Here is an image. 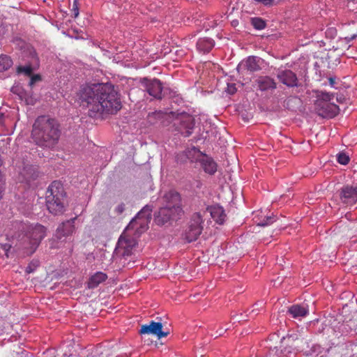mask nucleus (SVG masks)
<instances>
[{
    "label": "nucleus",
    "mask_w": 357,
    "mask_h": 357,
    "mask_svg": "<svg viewBox=\"0 0 357 357\" xmlns=\"http://www.w3.org/2000/svg\"><path fill=\"white\" fill-rule=\"evenodd\" d=\"M80 105L92 118L116 113L121 108L119 95L110 83H98L80 86L78 92Z\"/></svg>",
    "instance_id": "1"
},
{
    "label": "nucleus",
    "mask_w": 357,
    "mask_h": 357,
    "mask_svg": "<svg viewBox=\"0 0 357 357\" xmlns=\"http://www.w3.org/2000/svg\"><path fill=\"white\" fill-rule=\"evenodd\" d=\"M60 135L57 121L48 116H38L33 124L31 137L39 146L53 148L58 143Z\"/></svg>",
    "instance_id": "2"
},
{
    "label": "nucleus",
    "mask_w": 357,
    "mask_h": 357,
    "mask_svg": "<svg viewBox=\"0 0 357 357\" xmlns=\"http://www.w3.org/2000/svg\"><path fill=\"white\" fill-rule=\"evenodd\" d=\"M166 205L160 208L155 217L158 225H163L171 220H177L183 215L180 195L170 191L165 195Z\"/></svg>",
    "instance_id": "3"
},
{
    "label": "nucleus",
    "mask_w": 357,
    "mask_h": 357,
    "mask_svg": "<svg viewBox=\"0 0 357 357\" xmlns=\"http://www.w3.org/2000/svg\"><path fill=\"white\" fill-rule=\"evenodd\" d=\"M65 195L61 182L54 181L50 185L46 192V206L51 213L57 215L63 212Z\"/></svg>",
    "instance_id": "4"
},
{
    "label": "nucleus",
    "mask_w": 357,
    "mask_h": 357,
    "mask_svg": "<svg viewBox=\"0 0 357 357\" xmlns=\"http://www.w3.org/2000/svg\"><path fill=\"white\" fill-rule=\"evenodd\" d=\"M46 228L39 224L31 225L26 235L23 248L27 255H32L46 236Z\"/></svg>",
    "instance_id": "5"
},
{
    "label": "nucleus",
    "mask_w": 357,
    "mask_h": 357,
    "mask_svg": "<svg viewBox=\"0 0 357 357\" xmlns=\"http://www.w3.org/2000/svg\"><path fill=\"white\" fill-rule=\"evenodd\" d=\"M151 211L149 206H145L130 222L126 231L134 230L135 233L139 234L144 232L151 220Z\"/></svg>",
    "instance_id": "6"
},
{
    "label": "nucleus",
    "mask_w": 357,
    "mask_h": 357,
    "mask_svg": "<svg viewBox=\"0 0 357 357\" xmlns=\"http://www.w3.org/2000/svg\"><path fill=\"white\" fill-rule=\"evenodd\" d=\"M203 214L201 212H196L192 214L189 222L188 229L185 234V239L188 242L196 241L203 230Z\"/></svg>",
    "instance_id": "7"
},
{
    "label": "nucleus",
    "mask_w": 357,
    "mask_h": 357,
    "mask_svg": "<svg viewBox=\"0 0 357 357\" xmlns=\"http://www.w3.org/2000/svg\"><path fill=\"white\" fill-rule=\"evenodd\" d=\"M176 130L184 137H189L195 128V119L188 114H181L175 123Z\"/></svg>",
    "instance_id": "8"
},
{
    "label": "nucleus",
    "mask_w": 357,
    "mask_h": 357,
    "mask_svg": "<svg viewBox=\"0 0 357 357\" xmlns=\"http://www.w3.org/2000/svg\"><path fill=\"white\" fill-rule=\"evenodd\" d=\"M314 106L318 114L324 118H333L339 112L338 106L330 102L316 100Z\"/></svg>",
    "instance_id": "9"
},
{
    "label": "nucleus",
    "mask_w": 357,
    "mask_h": 357,
    "mask_svg": "<svg viewBox=\"0 0 357 357\" xmlns=\"http://www.w3.org/2000/svg\"><path fill=\"white\" fill-rule=\"evenodd\" d=\"M163 326L160 322H155L151 321L149 324H144L141 326L139 330L140 334H152L155 335L158 339L167 337L169 332V331H162Z\"/></svg>",
    "instance_id": "10"
},
{
    "label": "nucleus",
    "mask_w": 357,
    "mask_h": 357,
    "mask_svg": "<svg viewBox=\"0 0 357 357\" xmlns=\"http://www.w3.org/2000/svg\"><path fill=\"white\" fill-rule=\"evenodd\" d=\"M144 87L147 93L157 99L162 98V84L158 79H144Z\"/></svg>",
    "instance_id": "11"
},
{
    "label": "nucleus",
    "mask_w": 357,
    "mask_h": 357,
    "mask_svg": "<svg viewBox=\"0 0 357 357\" xmlns=\"http://www.w3.org/2000/svg\"><path fill=\"white\" fill-rule=\"evenodd\" d=\"M342 202L347 205H354L357 202V188L345 185L340 192Z\"/></svg>",
    "instance_id": "12"
},
{
    "label": "nucleus",
    "mask_w": 357,
    "mask_h": 357,
    "mask_svg": "<svg viewBox=\"0 0 357 357\" xmlns=\"http://www.w3.org/2000/svg\"><path fill=\"white\" fill-rule=\"evenodd\" d=\"M76 218H71L62 222L56 230L55 236L57 239L61 240L63 237L71 235L75 231V220Z\"/></svg>",
    "instance_id": "13"
},
{
    "label": "nucleus",
    "mask_w": 357,
    "mask_h": 357,
    "mask_svg": "<svg viewBox=\"0 0 357 357\" xmlns=\"http://www.w3.org/2000/svg\"><path fill=\"white\" fill-rule=\"evenodd\" d=\"M126 232H128V231H125L119 238L118 243H117V247L119 249H123V255H128L130 251L136 245L137 242L136 240L130 236V235L127 234Z\"/></svg>",
    "instance_id": "14"
},
{
    "label": "nucleus",
    "mask_w": 357,
    "mask_h": 357,
    "mask_svg": "<svg viewBox=\"0 0 357 357\" xmlns=\"http://www.w3.org/2000/svg\"><path fill=\"white\" fill-rule=\"evenodd\" d=\"M277 77L280 82L288 87H294L298 86L297 76L290 70L279 71Z\"/></svg>",
    "instance_id": "15"
},
{
    "label": "nucleus",
    "mask_w": 357,
    "mask_h": 357,
    "mask_svg": "<svg viewBox=\"0 0 357 357\" xmlns=\"http://www.w3.org/2000/svg\"><path fill=\"white\" fill-rule=\"evenodd\" d=\"M198 162L204 171L211 175L214 174L217 171V164L213 159L205 154H203Z\"/></svg>",
    "instance_id": "16"
},
{
    "label": "nucleus",
    "mask_w": 357,
    "mask_h": 357,
    "mask_svg": "<svg viewBox=\"0 0 357 357\" xmlns=\"http://www.w3.org/2000/svg\"><path fill=\"white\" fill-rule=\"evenodd\" d=\"M206 211L210 213L211 218L216 223L219 225L224 223L226 218V214L222 206L219 205L208 206L206 208Z\"/></svg>",
    "instance_id": "17"
},
{
    "label": "nucleus",
    "mask_w": 357,
    "mask_h": 357,
    "mask_svg": "<svg viewBox=\"0 0 357 357\" xmlns=\"http://www.w3.org/2000/svg\"><path fill=\"white\" fill-rule=\"evenodd\" d=\"M107 279V275L103 272H96L95 274L91 275L87 282V287L89 289H95L100 284L105 282Z\"/></svg>",
    "instance_id": "18"
},
{
    "label": "nucleus",
    "mask_w": 357,
    "mask_h": 357,
    "mask_svg": "<svg viewBox=\"0 0 357 357\" xmlns=\"http://www.w3.org/2000/svg\"><path fill=\"white\" fill-rule=\"evenodd\" d=\"M257 82L261 91H267L276 88V83L274 79L268 76L259 77Z\"/></svg>",
    "instance_id": "19"
},
{
    "label": "nucleus",
    "mask_w": 357,
    "mask_h": 357,
    "mask_svg": "<svg viewBox=\"0 0 357 357\" xmlns=\"http://www.w3.org/2000/svg\"><path fill=\"white\" fill-rule=\"evenodd\" d=\"M214 46V41L209 38H199L197 43V50L204 53L208 52Z\"/></svg>",
    "instance_id": "20"
},
{
    "label": "nucleus",
    "mask_w": 357,
    "mask_h": 357,
    "mask_svg": "<svg viewBox=\"0 0 357 357\" xmlns=\"http://www.w3.org/2000/svg\"><path fill=\"white\" fill-rule=\"evenodd\" d=\"M288 312L292 317L298 319L305 317L308 313V310L303 306L294 305L289 308Z\"/></svg>",
    "instance_id": "21"
},
{
    "label": "nucleus",
    "mask_w": 357,
    "mask_h": 357,
    "mask_svg": "<svg viewBox=\"0 0 357 357\" xmlns=\"http://www.w3.org/2000/svg\"><path fill=\"white\" fill-rule=\"evenodd\" d=\"M259 59L255 56H249L243 63L244 67L250 72L257 71L260 69Z\"/></svg>",
    "instance_id": "22"
},
{
    "label": "nucleus",
    "mask_w": 357,
    "mask_h": 357,
    "mask_svg": "<svg viewBox=\"0 0 357 357\" xmlns=\"http://www.w3.org/2000/svg\"><path fill=\"white\" fill-rule=\"evenodd\" d=\"M13 65L12 59L7 55L0 56V72L9 69Z\"/></svg>",
    "instance_id": "23"
},
{
    "label": "nucleus",
    "mask_w": 357,
    "mask_h": 357,
    "mask_svg": "<svg viewBox=\"0 0 357 357\" xmlns=\"http://www.w3.org/2000/svg\"><path fill=\"white\" fill-rule=\"evenodd\" d=\"M251 24L255 29L262 30L266 27V22L260 17H253L251 19Z\"/></svg>",
    "instance_id": "24"
},
{
    "label": "nucleus",
    "mask_w": 357,
    "mask_h": 357,
    "mask_svg": "<svg viewBox=\"0 0 357 357\" xmlns=\"http://www.w3.org/2000/svg\"><path fill=\"white\" fill-rule=\"evenodd\" d=\"M317 100L330 102L334 98V95L328 92L319 91L317 94Z\"/></svg>",
    "instance_id": "25"
},
{
    "label": "nucleus",
    "mask_w": 357,
    "mask_h": 357,
    "mask_svg": "<svg viewBox=\"0 0 357 357\" xmlns=\"http://www.w3.org/2000/svg\"><path fill=\"white\" fill-rule=\"evenodd\" d=\"M350 159L347 154L344 152H340L337 154V161L343 165H346L349 163Z\"/></svg>",
    "instance_id": "26"
},
{
    "label": "nucleus",
    "mask_w": 357,
    "mask_h": 357,
    "mask_svg": "<svg viewBox=\"0 0 357 357\" xmlns=\"http://www.w3.org/2000/svg\"><path fill=\"white\" fill-rule=\"evenodd\" d=\"M275 216H266L262 220L258 222V225L259 226H268L275 222Z\"/></svg>",
    "instance_id": "27"
},
{
    "label": "nucleus",
    "mask_w": 357,
    "mask_h": 357,
    "mask_svg": "<svg viewBox=\"0 0 357 357\" xmlns=\"http://www.w3.org/2000/svg\"><path fill=\"white\" fill-rule=\"evenodd\" d=\"M39 266L38 260H32L26 266L25 272L28 274L33 273Z\"/></svg>",
    "instance_id": "28"
},
{
    "label": "nucleus",
    "mask_w": 357,
    "mask_h": 357,
    "mask_svg": "<svg viewBox=\"0 0 357 357\" xmlns=\"http://www.w3.org/2000/svg\"><path fill=\"white\" fill-rule=\"evenodd\" d=\"M32 71H33V69L30 66H19L17 68L18 73H24V75H26L27 76H31Z\"/></svg>",
    "instance_id": "29"
},
{
    "label": "nucleus",
    "mask_w": 357,
    "mask_h": 357,
    "mask_svg": "<svg viewBox=\"0 0 357 357\" xmlns=\"http://www.w3.org/2000/svg\"><path fill=\"white\" fill-rule=\"evenodd\" d=\"M126 205L124 203L119 204L114 208V211L116 215H121L125 211Z\"/></svg>",
    "instance_id": "30"
},
{
    "label": "nucleus",
    "mask_w": 357,
    "mask_h": 357,
    "mask_svg": "<svg viewBox=\"0 0 357 357\" xmlns=\"http://www.w3.org/2000/svg\"><path fill=\"white\" fill-rule=\"evenodd\" d=\"M236 87L235 84H228L227 91L229 94H234L236 92Z\"/></svg>",
    "instance_id": "31"
},
{
    "label": "nucleus",
    "mask_w": 357,
    "mask_h": 357,
    "mask_svg": "<svg viewBox=\"0 0 357 357\" xmlns=\"http://www.w3.org/2000/svg\"><path fill=\"white\" fill-rule=\"evenodd\" d=\"M1 248L4 250L5 255L8 258L9 257L8 252L10 250V248H12V245L8 243H3V244H1Z\"/></svg>",
    "instance_id": "32"
},
{
    "label": "nucleus",
    "mask_w": 357,
    "mask_h": 357,
    "mask_svg": "<svg viewBox=\"0 0 357 357\" xmlns=\"http://www.w3.org/2000/svg\"><path fill=\"white\" fill-rule=\"evenodd\" d=\"M41 79V77L39 75H34L31 77L29 85L32 86L36 82H38Z\"/></svg>",
    "instance_id": "33"
},
{
    "label": "nucleus",
    "mask_w": 357,
    "mask_h": 357,
    "mask_svg": "<svg viewBox=\"0 0 357 357\" xmlns=\"http://www.w3.org/2000/svg\"><path fill=\"white\" fill-rule=\"evenodd\" d=\"M73 10L75 17H77L79 15L78 0H73Z\"/></svg>",
    "instance_id": "34"
},
{
    "label": "nucleus",
    "mask_w": 357,
    "mask_h": 357,
    "mask_svg": "<svg viewBox=\"0 0 357 357\" xmlns=\"http://www.w3.org/2000/svg\"><path fill=\"white\" fill-rule=\"evenodd\" d=\"M8 29L6 26L0 22V38H3L6 33Z\"/></svg>",
    "instance_id": "35"
},
{
    "label": "nucleus",
    "mask_w": 357,
    "mask_h": 357,
    "mask_svg": "<svg viewBox=\"0 0 357 357\" xmlns=\"http://www.w3.org/2000/svg\"><path fill=\"white\" fill-rule=\"evenodd\" d=\"M6 116L3 114H0V125L4 126L6 123Z\"/></svg>",
    "instance_id": "36"
},
{
    "label": "nucleus",
    "mask_w": 357,
    "mask_h": 357,
    "mask_svg": "<svg viewBox=\"0 0 357 357\" xmlns=\"http://www.w3.org/2000/svg\"><path fill=\"white\" fill-rule=\"evenodd\" d=\"M356 38H357V33H354L351 36H346L345 40H347V42L349 43V42L351 41L352 40H354Z\"/></svg>",
    "instance_id": "37"
},
{
    "label": "nucleus",
    "mask_w": 357,
    "mask_h": 357,
    "mask_svg": "<svg viewBox=\"0 0 357 357\" xmlns=\"http://www.w3.org/2000/svg\"><path fill=\"white\" fill-rule=\"evenodd\" d=\"M326 34L336 35V30L335 29H328L326 31Z\"/></svg>",
    "instance_id": "38"
},
{
    "label": "nucleus",
    "mask_w": 357,
    "mask_h": 357,
    "mask_svg": "<svg viewBox=\"0 0 357 357\" xmlns=\"http://www.w3.org/2000/svg\"><path fill=\"white\" fill-rule=\"evenodd\" d=\"M328 81L331 86H333L335 82V79L333 77H329Z\"/></svg>",
    "instance_id": "39"
},
{
    "label": "nucleus",
    "mask_w": 357,
    "mask_h": 357,
    "mask_svg": "<svg viewBox=\"0 0 357 357\" xmlns=\"http://www.w3.org/2000/svg\"><path fill=\"white\" fill-rule=\"evenodd\" d=\"M2 192H3L2 187L0 186V199H1V197H2Z\"/></svg>",
    "instance_id": "40"
},
{
    "label": "nucleus",
    "mask_w": 357,
    "mask_h": 357,
    "mask_svg": "<svg viewBox=\"0 0 357 357\" xmlns=\"http://www.w3.org/2000/svg\"><path fill=\"white\" fill-rule=\"evenodd\" d=\"M290 339H291V337H288V338H287V341H289V340H290Z\"/></svg>",
    "instance_id": "41"
}]
</instances>
